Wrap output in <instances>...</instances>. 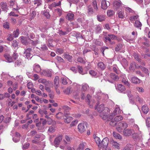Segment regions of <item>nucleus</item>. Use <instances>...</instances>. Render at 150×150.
Returning <instances> with one entry per match:
<instances>
[{
	"label": "nucleus",
	"mask_w": 150,
	"mask_h": 150,
	"mask_svg": "<svg viewBox=\"0 0 150 150\" xmlns=\"http://www.w3.org/2000/svg\"><path fill=\"white\" fill-rule=\"evenodd\" d=\"M116 36L113 34H108L104 37V40L106 42H108L110 45L115 44V42L113 40L116 39Z\"/></svg>",
	"instance_id": "f257e3e1"
},
{
	"label": "nucleus",
	"mask_w": 150,
	"mask_h": 150,
	"mask_svg": "<svg viewBox=\"0 0 150 150\" xmlns=\"http://www.w3.org/2000/svg\"><path fill=\"white\" fill-rule=\"evenodd\" d=\"M128 127V124L124 121H122L118 123L116 129L119 132H122L123 130L125 129Z\"/></svg>",
	"instance_id": "f03ea898"
},
{
	"label": "nucleus",
	"mask_w": 150,
	"mask_h": 150,
	"mask_svg": "<svg viewBox=\"0 0 150 150\" xmlns=\"http://www.w3.org/2000/svg\"><path fill=\"white\" fill-rule=\"evenodd\" d=\"M109 143L108 138L107 137L105 138L100 142V144H99L98 147L100 149H101L102 150H105L107 147Z\"/></svg>",
	"instance_id": "7ed1b4c3"
},
{
	"label": "nucleus",
	"mask_w": 150,
	"mask_h": 150,
	"mask_svg": "<svg viewBox=\"0 0 150 150\" xmlns=\"http://www.w3.org/2000/svg\"><path fill=\"white\" fill-rule=\"evenodd\" d=\"M32 50V49L30 47H28L25 49L23 54L24 57L25 58H27L29 60L31 59L30 57L31 54V52Z\"/></svg>",
	"instance_id": "20e7f679"
},
{
	"label": "nucleus",
	"mask_w": 150,
	"mask_h": 150,
	"mask_svg": "<svg viewBox=\"0 0 150 150\" xmlns=\"http://www.w3.org/2000/svg\"><path fill=\"white\" fill-rule=\"evenodd\" d=\"M86 124L84 123L79 124L78 126V129L80 133H82L84 132L86 130Z\"/></svg>",
	"instance_id": "39448f33"
},
{
	"label": "nucleus",
	"mask_w": 150,
	"mask_h": 150,
	"mask_svg": "<svg viewBox=\"0 0 150 150\" xmlns=\"http://www.w3.org/2000/svg\"><path fill=\"white\" fill-rule=\"evenodd\" d=\"M134 132V130L132 129L128 128L123 131V134L126 136H129Z\"/></svg>",
	"instance_id": "423d86ee"
},
{
	"label": "nucleus",
	"mask_w": 150,
	"mask_h": 150,
	"mask_svg": "<svg viewBox=\"0 0 150 150\" xmlns=\"http://www.w3.org/2000/svg\"><path fill=\"white\" fill-rule=\"evenodd\" d=\"M3 56L6 60L8 62L11 63L14 61L13 60L12 56H11V55L8 53H6L4 54Z\"/></svg>",
	"instance_id": "0eeeda50"
},
{
	"label": "nucleus",
	"mask_w": 150,
	"mask_h": 150,
	"mask_svg": "<svg viewBox=\"0 0 150 150\" xmlns=\"http://www.w3.org/2000/svg\"><path fill=\"white\" fill-rule=\"evenodd\" d=\"M116 89L119 92L122 93L126 90L125 87L121 84H118L116 86Z\"/></svg>",
	"instance_id": "6e6552de"
},
{
	"label": "nucleus",
	"mask_w": 150,
	"mask_h": 150,
	"mask_svg": "<svg viewBox=\"0 0 150 150\" xmlns=\"http://www.w3.org/2000/svg\"><path fill=\"white\" fill-rule=\"evenodd\" d=\"M122 3L120 1H115L113 3V5L115 9H117L122 6Z\"/></svg>",
	"instance_id": "1a4fd4ad"
},
{
	"label": "nucleus",
	"mask_w": 150,
	"mask_h": 150,
	"mask_svg": "<svg viewBox=\"0 0 150 150\" xmlns=\"http://www.w3.org/2000/svg\"><path fill=\"white\" fill-rule=\"evenodd\" d=\"M62 109L64 110V112L65 117L69 116V110L71 108L68 106H64Z\"/></svg>",
	"instance_id": "9d476101"
},
{
	"label": "nucleus",
	"mask_w": 150,
	"mask_h": 150,
	"mask_svg": "<svg viewBox=\"0 0 150 150\" xmlns=\"http://www.w3.org/2000/svg\"><path fill=\"white\" fill-rule=\"evenodd\" d=\"M110 3L109 2L107 3L105 0H103L101 2V7L103 10H106L108 7L109 6Z\"/></svg>",
	"instance_id": "9b49d317"
},
{
	"label": "nucleus",
	"mask_w": 150,
	"mask_h": 150,
	"mask_svg": "<svg viewBox=\"0 0 150 150\" xmlns=\"http://www.w3.org/2000/svg\"><path fill=\"white\" fill-rule=\"evenodd\" d=\"M135 127L137 128V130L138 131V132L136 133H135L134 131V132L132 134V137L134 139H137L138 137V135L141 134V132L139 131V128L138 126L136 125Z\"/></svg>",
	"instance_id": "f8f14e48"
},
{
	"label": "nucleus",
	"mask_w": 150,
	"mask_h": 150,
	"mask_svg": "<svg viewBox=\"0 0 150 150\" xmlns=\"http://www.w3.org/2000/svg\"><path fill=\"white\" fill-rule=\"evenodd\" d=\"M110 143L111 144L112 146L114 148L119 149L120 148V144L117 142L114 141L113 140H110Z\"/></svg>",
	"instance_id": "ddd939ff"
},
{
	"label": "nucleus",
	"mask_w": 150,
	"mask_h": 150,
	"mask_svg": "<svg viewBox=\"0 0 150 150\" xmlns=\"http://www.w3.org/2000/svg\"><path fill=\"white\" fill-rule=\"evenodd\" d=\"M0 4L1 8L3 11L6 12L8 9V7L7 3L6 2H1Z\"/></svg>",
	"instance_id": "4468645a"
},
{
	"label": "nucleus",
	"mask_w": 150,
	"mask_h": 150,
	"mask_svg": "<svg viewBox=\"0 0 150 150\" xmlns=\"http://www.w3.org/2000/svg\"><path fill=\"white\" fill-rule=\"evenodd\" d=\"M52 74L51 71L49 70H44L41 72V74L48 77H51Z\"/></svg>",
	"instance_id": "2eb2a0df"
},
{
	"label": "nucleus",
	"mask_w": 150,
	"mask_h": 150,
	"mask_svg": "<svg viewBox=\"0 0 150 150\" xmlns=\"http://www.w3.org/2000/svg\"><path fill=\"white\" fill-rule=\"evenodd\" d=\"M106 16L105 15L98 14L97 16V18L100 22L104 21L106 18Z\"/></svg>",
	"instance_id": "dca6fc26"
},
{
	"label": "nucleus",
	"mask_w": 150,
	"mask_h": 150,
	"mask_svg": "<svg viewBox=\"0 0 150 150\" xmlns=\"http://www.w3.org/2000/svg\"><path fill=\"white\" fill-rule=\"evenodd\" d=\"M33 70L37 73L40 72L41 70V69L40 66L39 64H35L33 66Z\"/></svg>",
	"instance_id": "f3484780"
},
{
	"label": "nucleus",
	"mask_w": 150,
	"mask_h": 150,
	"mask_svg": "<svg viewBox=\"0 0 150 150\" xmlns=\"http://www.w3.org/2000/svg\"><path fill=\"white\" fill-rule=\"evenodd\" d=\"M110 77L114 81H117L119 79V77L118 76L112 73L110 74Z\"/></svg>",
	"instance_id": "a211bd4d"
},
{
	"label": "nucleus",
	"mask_w": 150,
	"mask_h": 150,
	"mask_svg": "<svg viewBox=\"0 0 150 150\" xmlns=\"http://www.w3.org/2000/svg\"><path fill=\"white\" fill-rule=\"evenodd\" d=\"M98 67L99 70H103L105 68L106 66L103 62H100L98 64Z\"/></svg>",
	"instance_id": "6ab92c4d"
},
{
	"label": "nucleus",
	"mask_w": 150,
	"mask_h": 150,
	"mask_svg": "<svg viewBox=\"0 0 150 150\" xmlns=\"http://www.w3.org/2000/svg\"><path fill=\"white\" fill-rule=\"evenodd\" d=\"M72 91V88L70 87H68L64 90L63 92L66 95H69L71 94Z\"/></svg>",
	"instance_id": "aec40b11"
},
{
	"label": "nucleus",
	"mask_w": 150,
	"mask_h": 150,
	"mask_svg": "<svg viewBox=\"0 0 150 150\" xmlns=\"http://www.w3.org/2000/svg\"><path fill=\"white\" fill-rule=\"evenodd\" d=\"M100 113V116L103 120H105L108 118V115L107 114H107V112L105 110Z\"/></svg>",
	"instance_id": "412c9836"
},
{
	"label": "nucleus",
	"mask_w": 150,
	"mask_h": 150,
	"mask_svg": "<svg viewBox=\"0 0 150 150\" xmlns=\"http://www.w3.org/2000/svg\"><path fill=\"white\" fill-rule=\"evenodd\" d=\"M118 17L122 19L124 18L125 15L124 11L119 10L117 12Z\"/></svg>",
	"instance_id": "4be33fe9"
},
{
	"label": "nucleus",
	"mask_w": 150,
	"mask_h": 150,
	"mask_svg": "<svg viewBox=\"0 0 150 150\" xmlns=\"http://www.w3.org/2000/svg\"><path fill=\"white\" fill-rule=\"evenodd\" d=\"M56 7V3L55 2L53 3L52 4L50 5L49 8L50 9L52 10L53 12L55 13Z\"/></svg>",
	"instance_id": "5701e85b"
},
{
	"label": "nucleus",
	"mask_w": 150,
	"mask_h": 150,
	"mask_svg": "<svg viewBox=\"0 0 150 150\" xmlns=\"http://www.w3.org/2000/svg\"><path fill=\"white\" fill-rule=\"evenodd\" d=\"M95 109H97L98 112L99 113H101L102 112L105 111V109L104 108V105L102 104L100 105L97 108L95 107Z\"/></svg>",
	"instance_id": "b1692460"
},
{
	"label": "nucleus",
	"mask_w": 150,
	"mask_h": 150,
	"mask_svg": "<svg viewBox=\"0 0 150 150\" xmlns=\"http://www.w3.org/2000/svg\"><path fill=\"white\" fill-rule=\"evenodd\" d=\"M131 81L132 83L135 84L139 83L140 82V80L135 76L132 78Z\"/></svg>",
	"instance_id": "393cba45"
},
{
	"label": "nucleus",
	"mask_w": 150,
	"mask_h": 150,
	"mask_svg": "<svg viewBox=\"0 0 150 150\" xmlns=\"http://www.w3.org/2000/svg\"><path fill=\"white\" fill-rule=\"evenodd\" d=\"M74 14L71 13H69L66 16V18L69 21H71L74 19Z\"/></svg>",
	"instance_id": "a878e982"
},
{
	"label": "nucleus",
	"mask_w": 150,
	"mask_h": 150,
	"mask_svg": "<svg viewBox=\"0 0 150 150\" xmlns=\"http://www.w3.org/2000/svg\"><path fill=\"white\" fill-rule=\"evenodd\" d=\"M142 110L145 114H146L149 111V109L146 105H144L142 108Z\"/></svg>",
	"instance_id": "bb28decb"
},
{
	"label": "nucleus",
	"mask_w": 150,
	"mask_h": 150,
	"mask_svg": "<svg viewBox=\"0 0 150 150\" xmlns=\"http://www.w3.org/2000/svg\"><path fill=\"white\" fill-rule=\"evenodd\" d=\"M92 5L95 10L96 11L98 10V8L97 5V3L96 0H93L92 1Z\"/></svg>",
	"instance_id": "cd10ccee"
},
{
	"label": "nucleus",
	"mask_w": 150,
	"mask_h": 150,
	"mask_svg": "<svg viewBox=\"0 0 150 150\" xmlns=\"http://www.w3.org/2000/svg\"><path fill=\"white\" fill-rule=\"evenodd\" d=\"M133 148L132 147V145L130 144H127L124 148L123 150H133Z\"/></svg>",
	"instance_id": "c85d7f7f"
},
{
	"label": "nucleus",
	"mask_w": 150,
	"mask_h": 150,
	"mask_svg": "<svg viewBox=\"0 0 150 150\" xmlns=\"http://www.w3.org/2000/svg\"><path fill=\"white\" fill-rule=\"evenodd\" d=\"M62 134H59L57 136V145H59L60 142L62 141Z\"/></svg>",
	"instance_id": "c756f323"
},
{
	"label": "nucleus",
	"mask_w": 150,
	"mask_h": 150,
	"mask_svg": "<svg viewBox=\"0 0 150 150\" xmlns=\"http://www.w3.org/2000/svg\"><path fill=\"white\" fill-rule=\"evenodd\" d=\"M66 117V118L64 119V122L66 123H69L73 120V118L71 117L67 116Z\"/></svg>",
	"instance_id": "7c9ffc66"
},
{
	"label": "nucleus",
	"mask_w": 150,
	"mask_h": 150,
	"mask_svg": "<svg viewBox=\"0 0 150 150\" xmlns=\"http://www.w3.org/2000/svg\"><path fill=\"white\" fill-rule=\"evenodd\" d=\"M88 86L87 84H83L81 86V90L82 91H86L88 88Z\"/></svg>",
	"instance_id": "2f4dec72"
},
{
	"label": "nucleus",
	"mask_w": 150,
	"mask_h": 150,
	"mask_svg": "<svg viewBox=\"0 0 150 150\" xmlns=\"http://www.w3.org/2000/svg\"><path fill=\"white\" fill-rule=\"evenodd\" d=\"M19 30L18 28H17L16 30L14 31L13 33V37L16 38L18 37L19 34Z\"/></svg>",
	"instance_id": "473e14b6"
},
{
	"label": "nucleus",
	"mask_w": 150,
	"mask_h": 150,
	"mask_svg": "<svg viewBox=\"0 0 150 150\" xmlns=\"http://www.w3.org/2000/svg\"><path fill=\"white\" fill-rule=\"evenodd\" d=\"M123 119V117L121 115L117 116L115 117L113 120L116 122H117L121 121Z\"/></svg>",
	"instance_id": "72a5a7b5"
},
{
	"label": "nucleus",
	"mask_w": 150,
	"mask_h": 150,
	"mask_svg": "<svg viewBox=\"0 0 150 150\" xmlns=\"http://www.w3.org/2000/svg\"><path fill=\"white\" fill-rule=\"evenodd\" d=\"M113 136L116 139H122L121 136L115 132H113Z\"/></svg>",
	"instance_id": "f704fd0d"
},
{
	"label": "nucleus",
	"mask_w": 150,
	"mask_h": 150,
	"mask_svg": "<svg viewBox=\"0 0 150 150\" xmlns=\"http://www.w3.org/2000/svg\"><path fill=\"white\" fill-rule=\"evenodd\" d=\"M138 68L141 69L142 71L144 73L146 74H149L148 70L144 67H143L142 66H139Z\"/></svg>",
	"instance_id": "c9c22d12"
},
{
	"label": "nucleus",
	"mask_w": 150,
	"mask_h": 150,
	"mask_svg": "<svg viewBox=\"0 0 150 150\" xmlns=\"http://www.w3.org/2000/svg\"><path fill=\"white\" fill-rule=\"evenodd\" d=\"M115 12L111 10H108L107 12V15L109 17L112 16L115 14Z\"/></svg>",
	"instance_id": "e433bc0d"
},
{
	"label": "nucleus",
	"mask_w": 150,
	"mask_h": 150,
	"mask_svg": "<svg viewBox=\"0 0 150 150\" xmlns=\"http://www.w3.org/2000/svg\"><path fill=\"white\" fill-rule=\"evenodd\" d=\"M123 45L121 44H119L115 48V50L116 51H118L123 47Z\"/></svg>",
	"instance_id": "4c0bfd02"
},
{
	"label": "nucleus",
	"mask_w": 150,
	"mask_h": 150,
	"mask_svg": "<svg viewBox=\"0 0 150 150\" xmlns=\"http://www.w3.org/2000/svg\"><path fill=\"white\" fill-rule=\"evenodd\" d=\"M118 68L116 65H115L114 67L112 68L113 71L115 73H116L117 74H120V71L118 70Z\"/></svg>",
	"instance_id": "58836bf2"
},
{
	"label": "nucleus",
	"mask_w": 150,
	"mask_h": 150,
	"mask_svg": "<svg viewBox=\"0 0 150 150\" xmlns=\"http://www.w3.org/2000/svg\"><path fill=\"white\" fill-rule=\"evenodd\" d=\"M84 146V143H81L79 145V147L77 149V150H83Z\"/></svg>",
	"instance_id": "ea45409f"
},
{
	"label": "nucleus",
	"mask_w": 150,
	"mask_h": 150,
	"mask_svg": "<svg viewBox=\"0 0 150 150\" xmlns=\"http://www.w3.org/2000/svg\"><path fill=\"white\" fill-rule=\"evenodd\" d=\"M142 24L139 21H136L134 23V26L137 28H139L141 26Z\"/></svg>",
	"instance_id": "a19ab883"
},
{
	"label": "nucleus",
	"mask_w": 150,
	"mask_h": 150,
	"mask_svg": "<svg viewBox=\"0 0 150 150\" xmlns=\"http://www.w3.org/2000/svg\"><path fill=\"white\" fill-rule=\"evenodd\" d=\"M120 109L118 108H115L113 112L112 113L111 115L112 116H115L116 114L119 113Z\"/></svg>",
	"instance_id": "79ce46f5"
},
{
	"label": "nucleus",
	"mask_w": 150,
	"mask_h": 150,
	"mask_svg": "<svg viewBox=\"0 0 150 150\" xmlns=\"http://www.w3.org/2000/svg\"><path fill=\"white\" fill-rule=\"evenodd\" d=\"M88 13L89 14H91L93 13V10L91 6H89L88 7Z\"/></svg>",
	"instance_id": "37998d69"
},
{
	"label": "nucleus",
	"mask_w": 150,
	"mask_h": 150,
	"mask_svg": "<svg viewBox=\"0 0 150 150\" xmlns=\"http://www.w3.org/2000/svg\"><path fill=\"white\" fill-rule=\"evenodd\" d=\"M138 18V16L137 15L133 16L130 18L129 20L131 22H133L134 21L137 19Z\"/></svg>",
	"instance_id": "c03bdc74"
},
{
	"label": "nucleus",
	"mask_w": 150,
	"mask_h": 150,
	"mask_svg": "<svg viewBox=\"0 0 150 150\" xmlns=\"http://www.w3.org/2000/svg\"><path fill=\"white\" fill-rule=\"evenodd\" d=\"M54 139V143L55 144V146L56 145V137L54 135H51L50 137V140L51 141H52L53 140V139Z\"/></svg>",
	"instance_id": "a18cd8bd"
},
{
	"label": "nucleus",
	"mask_w": 150,
	"mask_h": 150,
	"mask_svg": "<svg viewBox=\"0 0 150 150\" xmlns=\"http://www.w3.org/2000/svg\"><path fill=\"white\" fill-rule=\"evenodd\" d=\"M30 19L31 20L34 18L36 15V13L35 11H33L30 14Z\"/></svg>",
	"instance_id": "49530a36"
},
{
	"label": "nucleus",
	"mask_w": 150,
	"mask_h": 150,
	"mask_svg": "<svg viewBox=\"0 0 150 150\" xmlns=\"http://www.w3.org/2000/svg\"><path fill=\"white\" fill-rule=\"evenodd\" d=\"M94 139L96 143L98 144V146L99 144H100V139L99 137L97 136L95 137Z\"/></svg>",
	"instance_id": "de8ad7c7"
},
{
	"label": "nucleus",
	"mask_w": 150,
	"mask_h": 150,
	"mask_svg": "<svg viewBox=\"0 0 150 150\" xmlns=\"http://www.w3.org/2000/svg\"><path fill=\"white\" fill-rule=\"evenodd\" d=\"M64 56L66 59H67L69 61L71 60L72 58V56L67 54H64Z\"/></svg>",
	"instance_id": "09e8293b"
},
{
	"label": "nucleus",
	"mask_w": 150,
	"mask_h": 150,
	"mask_svg": "<svg viewBox=\"0 0 150 150\" xmlns=\"http://www.w3.org/2000/svg\"><path fill=\"white\" fill-rule=\"evenodd\" d=\"M122 82L125 85L129 86V83L128 82V81L127 79H126L123 78L122 80Z\"/></svg>",
	"instance_id": "8fccbe9b"
},
{
	"label": "nucleus",
	"mask_w": 150,
	"mask_h": 150,
	"mask_svg": "<svg viewBox=\"0 0 150 150\" xmlns=\"http://www.w3.org/2000/svg\"><path fill=\"white\" fill-rule=\"evenodd\" d=\"M64 114L63 113L59 112L57 114V119H61L63 118Z\"/></svg>",
	"instance_id": "3c124183"
},
{
	"label": "nucleus",
	"mask_w": 150,
	"mask_h": 150,
	"mask_svg": "<svg viewBox=\"0 0 150 150\" xmlns=\"http://www.w3.org/2000/svg\"><path fill=\"white\" fill-rule=\"evenodd\" d=\"M3 27L6 29H8L9 28V23L8 22L4 23L3 24Z\"/></svg>",
	"instance_id": "603ef678"
},
{
	"label": "nucleus",
	"mask_w": 150,
	"mask_h": 150,
	"mask_svg": "<svg viewBox=\"0 0 150 150\" xmlns=\"http://www.w3.org/2000/svg\"><path fill=\"white\" fill-rule=\"evenodd\" d=\"M37 133V132L36 130H34L32 131H31L30 133H29L28 134V136H33Z\"/></svg>",
	"instance_id": "864d4df0"
},
{
	"label": "nucleus",
	"mask_w": 150,
	"mask_h": 150,
	"mask_svg": "<svg viewBox=\"0 0 150 150\" xmlns=\"http://www.w3.org/2000/svg\"><path fill=\"white\" fill-rule=\"evenodd\" d=\"M30 144L28 143H25L24 145H23L22 149H25L28 148L30 146Z\"/></svg>",
	"instance_id": "5fc2aeb1"
},
{
	"label": "nucleus",
	"mask_w": 150,
	"mask_h": 150,
	"mask_svg": "<svg viewBox=\"0 0 150 150\" xmlns=\"http://www.w3.org/2000/svg\"><path fill=\"white\" fill-rule=\"evenodd\" d=\"M77 68L79 72L82 74H83V69L81 66H78Z\"/></svg>",
	"instance_id": "6e6d98bb"
},
{
	"label": "nucleus",
	"mask_w": 150,
	"mask_h": 150,
	"mask_svg": "<svg viewBox=\"0 0 150 150\" xmlns=\"http://www.w3.org/2000/svg\"><path fill=\"white\" fill-rule=\"evenodd\" d=\"M43 15L47 18H48L50 17V16L48 11H43Z\"/></svg>",
	"instance_id": "4d7b16f0"
},
{
	"label": "nucleus",
	"mask_w": 150,
	"mask_h": 150,
	"mask_svg": "<svg viewBox=\"0 0 150 150\" xmlns=\"http://www.w3.org/2000/svg\"><path fill=\"white\" fill-rule=\"evenodd\" d=\"M38 81L39 82L44 83L45 85H46L47 83V81L45 79H40Z\"/></svg>",
	"instance_id": "13d9d810"
},
{
	"label": "nucleus",
	"mask_w": 150,
	"mask_h": 150,
	"mask_svg": "<svg viewBox=\"0 0 150 150\" xmlns=\"http://www.w3.org/2000/svg\"><path fill=\"white\" fill-rule=\"evenodd\" d=\"M133 56L134 58L137 61L139 62H141V59H140L137 54L136 53L134 54Z\"/></svg>",
	"instance_id": "bf43d9fd"
},
{
	"label": "nucleus",
	"mask_w": 150,
	"mask_h": 150,
	"mask_svg": "<svg viewBox=\"0 0 150 150\" xmlns=\"http://www.w3.org/2000/svg\"><path fill=\"white\" fill-rule=\"evenodd\" d=\"M8 38H7V40L8 41H12L13 39V37L12 35L11 34H9L8 35Z\"/></svg>",
	"instance_id": "052dcab7"
},
{
	"label": "nucleus",
	"mask_w": 150,
	"mask_h": 150,
	"mask_svg": "<svg viewBox=\"0 0 150 150\" xmlns=\"http://www.w3.org/2000/svg\"><path fill=\"white\" fill-rule=\"evenodd\" d=\"M61 81L62 83L64 85H66L68 83L66 78H62Z\"/></svg>",
	"instance_id": "680f3d73"
},
{
	"label": "nucleus",
	"mask_w": 150,
	"mask_h": 150,
	"mask_svg": "<svg viewBox=\"0 0 150 150\" xmlns=\"http://www.w3.org/2000/svg\"><path fill=\"white\" fill-rule=\"evenodd\" d=\"M135 67H137L136 65L135 62H132L130 64L129 69H133Z\"/></svg>",
	"instance_id": "e2e57ef3"
},
{
	"label": "nucleus",
	"mask_w": 150,
	"mask_h": 150,
	"mask_svg": "<svg viewBox=\"0 0 150 150\" xmlns=\"http://www.w3.org/2000/svg\"><path fill=\"white\" fill-rule=\"evenodd\" d=\"M146 123V126L148 127H150V117L147 118Z\"/></svg>",
	"instance_id": "0e129e2a"
},
{
	"label": "nucleus",
	"mask_w": 150,
	"mask_h": 150,
	"mask_svg": "<svg viewBox=\"0 0 150 150\" xmlns=\"http://www.w3.org/2000/svg\"><path fill=\"white\" fill-rule=\"evenodd\" d=\"M57 11L59 16H60L62 15V8H57Z\"/></svg>",
	"instance_id": "69168bd1"
},
{
	"label": "nucleus",
	"mask_w": 150,
	"mask_h": 150,
	"mask_svg": "<svg viewBox=\"0 0 150 150\" xmlns=\"http://www.w3.org/2000/svg\"><path fill=\"white\" fill-rule=\"evenodd\" d=\"M12 57L13 58V60H15L18 57V55L17 53L16 52H14Z\"/></svg>",
	"instance_id": "338daca9"
},
{
	"label": "nucleus",
	"mask_w": 150,
	"mask_h": 150,
	"mask_svg": "<svg viewBox=\"0 0 150 150\" xmlns=\"http://www.w3.org/2000/svg\"><path fill=\"white\" fill-rule=\"evenodd\" d=\"M78 120H75L74 121H72L70 124V126L71 127L75 126L78 123Z\"/></svg>",
	"instance_id": "774afa93"
}]
</instances>
